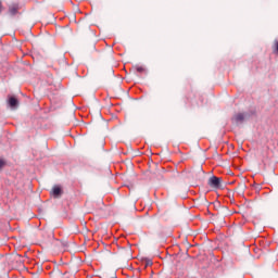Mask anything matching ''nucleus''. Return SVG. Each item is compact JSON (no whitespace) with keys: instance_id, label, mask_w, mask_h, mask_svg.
Instances as JSON below:
<instances>
[{"instance_id":"1","label":"nucleus","mask_w":278,"mask_h":278,"mask_svg":"<svg viewBox=\"0 0 278 278\" xmlns=\"http://www.w3.org/2000/svg\"><path fill=\"white\" fill-rule=\"evenodd\" d=\"M247 118L245 113H236L231 121L235 123V125H242L244 123V119Z\"/></svg>"},{"instance_id":"2","label":"nucleus","mask_w":278,"mask_h":278,"mask_svg":"<svg viewBox=\"0 0 278 278\" xmlns=\"http://www.w3.org/2000/svg\"><path fill=\"white\" fill-rule=\"evenodd\" d=\"M208 186L212 188H220V178L213 176L208 179Z\"/></svg>"},{"instance_id":"3","label":"nucleus","mask_w":278,"mask_h":278,"mask_svg":"<svg viewBox=\"0 0 278 278\" xmlns=\"http://www.w3.org/2000/svg\"><path fill=\"white\" fill-rule=\"evenodd\" d=\"M8 103L12 110H16V108H18V99L14 96H9Z\"/></svg>"},{"instance_id":"4","label":"nucleus","mask_w":278,"mask_h":278,"mask_svg":"<svg viewBox=\"0 0 278 278\" xmlns=\"http://www.w3.org/2000/svg\"><path fill=\"white\" fill-rule=\"evenodd\" d=\"M18 10H20V7L16 3L9 7V13L11 14V16H16V14H18Z\"/></svg>"},{"instance_id":"5","label":"nucleus","mask_w":278,"mask_h":278,"mask_svg":"<svg viewBox=\"0 0 278 278\" xmlns=\"http://www.w3.org/2000/svg\"><path fill=\"white\" fill-rule=\"evenodd\" d=\"M52 194L55 199L62 197V188L59 186L53 187Z\"/></svg>"},{"instance_id":"6","label":"nucleus","mask_w":278,"mask_h":278,"mask_svg":"<svg viewBox=\"0 0 278 278\" xmlns=\"http://www.w3.org/2000/svg\"><path fill=\"white\" fill-rule=\"evenodd\" d=\"M135 71H136L137 73H140V74L147 73V70H146L143 66H140V65H136V66H135Z\"/></svg>"},{"instance_id":"7","label":"nucleus","mask_w":278,"mask_h":278,"mask_svg":"<svg viewBox=\"0 0 278 278\" xmlns=\"http://www.w3.org/2000/svg\"><path fill=\"white\" fill-rule=\"evenodd\" d=\"M274 53L278 54V40L275 41Z\"/></svg>"},{"instance_id":"8","label":"nucleus","mask_w":278,"mask_h":278,"mask_svg":"<svg viewBox=\"0 0 278 278\" xmlns=\"http://www.w3.org/2000/svg\"><path fill=\"white\" fill-rule=\"evenodd\" d=\"M3 166H5V161L0 159V168H3Z\"/></svg>"}]
</instances>
